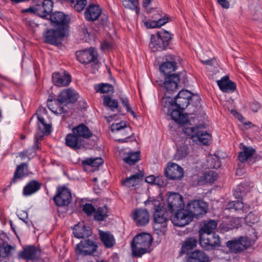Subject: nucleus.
I'll use <instances>...</instances> for the list:
<instances>
[{
    "label": "nucleus",
    "instance_id": "nucleus-42",
    "mask_svg": "<svg viewBox=\"0 0 262 262\" xmlns=\"http://www.w3.org/2000/svg\"><path fill=\"white\" fill-rule=\"evenodd\" d=\"M95 90L97 92L104 94L113 92L114 87L108 83H101L95 85Z\"/></svg>",
    "mask_w": 262,
    "mask_h": 262
},
{
    "label": "nucleus",
    "instance_id": "nucleus-46",
    "mask_svg": "<svg viewBox=\"0 0 262 262\" xmlns=\"http://www.w3.org/2000/svg\"><path fill=\"white\" fill-rule=\"evenodd\" d=\"M2 244H0V256L6 257L10 254L12 247L8 245L7 242L2 241Z\"/></svg>",
    "mask_w": 262,
    "mask_h": 262
},
{
    "label": "nucleus",
    "instance_id": "nucleus-10",
    "mask_svg": "<svg viewBox=\"0 0 262 262\" xmlns=\"http://www.w3.org/2000/svg\"><path fill=\"white\" fill-rule=\"evenodd\" d=\"M97 247L98 245L96 242L90 239H84L76 245L75 253L80 256L90 255L96 251Z\"/></svg>",
    "mask_w": 262,
    "mask_h": 262
},
{
    "label": "nucleus",
    "instance_id": "nucleus-43",
    "mask_svg": "<svg viewBox=\"0 0 262 262\" xmlns=\"http://www.w3.org/2000/svg\"><path fill=\"white\" fill-rule=\"evenodd\" d=\"M38 129L42 133H50L51 126L45 122V119L40 115H37Z\"/></svg>",
    "mask_w": 262,
    "mask_h": 262
},
{
    "label": "nucleus",
    "instance_id": "nucleus-38",
    "mask_svg": "<svg viewBox=\"0 0 262 262\" xmlns=\"http://www.w3.org/2000/svg\"><path fill=\"white\" fill-rule=\"evenodd\" d=\"M103 104L111 108L112 111L115 109L117 110L118 113H120L121 108L119 107L118 102L116 99H113L109 96H105L103 99Z\"/></svg>",
    "mask_w": 262,
    "mask_h": 262
},
{
    "label": "nucleus",
    "instance_id": "nucleus-58",
    "mask_svg": "<svg viewBox=\"0 0 262 262\" xmlns=\"http://www.w3.org/2000/svg\"><path fill=\"white\" fill-rule=\"evenodd\" d=\"M120 100L122 104L125 107L126 111H129L131 107L128 99L125 97H121Z\"/></svg>",
    "mask_w": 262,
    "mask_h": 262
},
{
    "label": "nucleus",
    "instance_id": "nucleus-21",
    "mask_svg": "<svg viewBox=\"0 0 262 262\" xmlns=\"http://www.w3.org/2000/svg\"><path fill=\"white\" fill-rule=\"evenodd\" d=\"M165 61L162 63L160 67V71L165 76L172 74L177 69V62L174 56L171 55H167L165 56Z\"/></svg>",
    "mask_w": 262,
    "mask_h": 262
},
{
    "label": "nucleus",
    "instance_id": "nucleus-36",
    "mask_svg": "<svg viewBox=\"0 0 262 262\" xmlns=\"http://www.w3.org/2000/svg\"><path fill=\"white\" fill-rule=\"evenodd\" d=\"M73 233L78 238H84L90 236L92 234V231L89 227L83 226L82 227H75Z\"/></svg>",
    "mask_w": 262,
    "mask_h": 262
},
{
    "label": "nucleus",
    "instance_id": "nucleus-7",
    "mask_svg": "<svg viewBox=\"0 0 262 262\" xmlns=\"http://www.w3.org/2000/svg\"><path fill=\"white\" fill-rule=\"evenodd\" d=\"M172 35L168 31L162 30L156 34L151 35L149 48L152 52L166 50L172 39Z\"/></svg>",
    "mask_w": 262,
    "mask_h": 262
},
{
    "label": "nucleus",
    "instance_id": "nucleus-29",
    "mask_svg": "<svg viewBox=\"0 0 262 262\" xmlns=\"http://www.w3.org/2000/svg\"><path fill=\"white\" fill-rule=\"evenodd\" d=\"M226 209L238 212L247 213L251 209V207L247 204H244L242 201H234L228 203Z\"/></svg>",
    "mask_w": 262,
    "mask_h": 262
},
{
    "label": "nucleus",
    "instance_id": "nucleus-12",
    "mask_svg": "<svg viewBox=\"0 0 262 262\" xmlns=\"http://www.w3.org/2000/svg\"><path fill=\"white\" fill-rule=\"evenodd\" d=\"M72 200L70 190L66 186H60L57 188L56 194L53 198L55 204L59 207L68 206Z\"/></svg>",
    "mask_w": 262,
    "mask_h": 262
},
{
    "label": "nucleus",
    "instance_id": "nucleus-20",
    "mask_svg": "<svg viewBox=\"0 0 262 262\" xmlns=\"http://www.w3.org/2000/svg\"><path fill=\"white\" fill-rule=\"evenodd\" d=\"M37 249L33 245H27L23 247V249L17 253V258L27 261H33L37 258Z\"/></svg>",
    "mask_w": 262,
    "mask_h": 262
},
{
    "label": "nucleus",
    "instance_id": "nucleus-31",
    "mask_svg": "<svg viewBox=\"0 0 262 262\" xmlns=\"http://www.w3.org/2000/svg\"><path fill=\"white\" fill-rule=\"evenodd\" d=\"M41 185L40 182L35 180L29 181L23 188V195L28 196L36 193L41 188Z\"/></svg>",
    "mask_w": 262,
    "mask_h": 262
},
{
    "label": "nucleus",
    "instance_id": "nucleus-32",
    "mask_svg": "<svg viewBox=\"0 0 262 262\" xmlns=\"http://www.w3.org/2000/svg\"><path fill=\"white\" fill-rule=\"evenodd\" d=\"M211 138V135L210 134L206 131L200 130V129L196 135L191 137L193 142L200 145H208Z\"/></svg>",
    "mask_w": 262,
    "mask_h": 262
},
{
    "label": "nucleus",
    "instance_id": "nucleus-17",
    "mask_svg": "<svg viewBox=\"0 0 262 262\" xmlns=\"http://www.w3.org/2000/svg\"><path fill=\"white\" fill-rule=\"evenodd\" d=\"M77 60L83 64L95 62L97 58V52L93 48L78 51L76 52Z\"/></svg>",
    "mask_w": 262,
    "mask_h": 262
},
{
    "label": "nucleus",
    "instance_id": "nucleus-64",
    "mask_svg": "<svg viewBox=\"0 0 262 262\" xmlns=\"http://www.w3.org/2000/svg\"><path fill=\"white\" fill-rule=\"evenodd\" d=\"M221 165V161H220V159L219 158L216 157V160H215V162L213 164H210V167H211L212 168H215L217 169L219 167H220Z\"/></svg>",
    "mask_w": 262,
    "mask_h": 262
},
{
    "label": "nucleus",
    "instance_id": "nucleus-1",
    "mask_svg": "<svg viewBox=\"0 0 262 262\" xmlns=\"http://www.w3.org/2000/svg\"><path fill=\"white\" fill-rule=\"evenodd\" d=\"M93 136V133L84 124L81 123L74 127L72 133L67 135L65 138V144L75 150H79L85 147V140L90 139Z\"/></svg>",
    "mask_w": 262,
    "mask_h": 262
},
{
    "label": "nucleus",
    "instance_id": "nucleus-27",
    "mask_svg": "<svg viewBox=\"0 0 262 262\" xmlns=\"http://www.w3.org/2000/svg\"><path fill=\"white\" fill-rule=\"evenodd\" d=\"M242 151L239 152L238 159L242 163H244L246 161L248 164H252L255 162V160L253 159V156L255 153V149L252 147H248L245 145H243Z\"/></svg>",
    "mask_w": 262,
    "mask_h": 262
},
{
    "label": "nucleus",
    "instance_id": "nucleus-24",
    "mask_svg": "<svg viewBox=\"0 0 262 262\" xmlns=\"http://www.w3.org/2000/svg\"><path fill=\"white\" fill-rule=\"evenodd\" d=\"M187 262H210L208 255L204 251L195 250L187 253L185 256Z\"/></svg>",
    "mask_w": 262,
    "mask_h": 262
},
{
    "label": "nucleus",
    "instance_id": "nucleus-22",
    "mask_svg": "<svg viewBox=\"0 0 262 262\" xmlns=\"http://www.w3.org/2000/svg\"><path fill=\"white\" fill-rule=\"evenodd\" d=\"M52 78L53 82L58 87L68 86L71 82V76L66 71L53 73Z\"/></svg>",
    "mask_w": 262,
    "mask_h": 262
},
{
    "label": "nucleus",
    "instance_id": "nucleus-47",
    "mask_svg": "<svg viewBox=\"0 0 262 262\" xmlns=\"http://www.w3.org/2000/svg\"><path fill=\"white\" fill-rule=\"evenodd\" d=\"M172 102L176 103L179 107L183 110H184L189 104H190V99L181 98H178L175 97L173 99L172 98Z\"/></svg>",
    "mask_w": 262,
    "mask_h": 262
},
{
    "label": "nucleus",
    "instance_id": "nucleus-49",
    "mask_svg": "<svg viewBox=\"0 0 262 262\" xmlns=\"http://www.w3.org/2000/svg\"><path fill=\"white\" fill-rule=\"evenodd\" d=\"M82 210L88 216H90L95 212L96 208L92 204L85 203L83 206Z\"/></svg>",
    "mask_w": 262,
    "mask_h": 262
},
{
    "label": "nucleus",
    "instance_id": "nucleus-18",
    "mask_svg": "<svg viewBox=\"0 0 262 262\" xmlns=\"http://www.w3.org/2000/svg\"><path fill=\"white\" fill-rule=\"evenodd\" d=\"M165 174L169 180H180L183 177L184 171L178 164L169 162L165 169Z\"/></svg>",
    "mask_w": 262,
    "mask_h": 262
},
{
    "label": "nucleus",
    "instance_id": "nucleus-56",
    "mask_svg": "<svg viewBox=\"0 0 262 262\" xmlns=\"http://www.w3.org/2000/svg\"><path fill=\"white\" fill-rule=\"evenodd\" d=\"M246 221L250 224H254L257 221V217L252 212H250L246 217Z\"/></svg>",
    "mask_w": 262,
    "mask_h": 262
},
{
    "label": "nucleus",
    "instance_id": "nucleus-11",
    "mask_svg": "<svg viewBox=\"0 0 262 262\" xmlns=\"http://www.w3.org/2000/svg\"><path fill=\"white\" fill-rule=\"evenodd\" d=\"M199 244L206 250H212L221 246L220 238L215 233L203 234L199 235Z\"/></svg>",
    "mask_w": 262,
    "mask_h": 262
},
{
    "label": "nucleus",
    "instance_id": "nucleus-34",
    "mask_svg": "<svg viewBox=\"0 0 262 262\" xmlns=\"http://www.w3.org/2000/svg\"><path fill=\"white\" fill-rule=\"evenodd\" d=\"M99 235L101 242L106 248H111L115 244V238L110 232L99 230Z\"/></svg>",
    "mask_w": 262,
    "mask_h": 262
},
{
    "label": "nucleus",
    "instance_id": "nucleus-5",
    "mask_svg": "<svg viewBox=\"0 0 262 262\" xmlns=\"http://www.w3.org/2000/svg\"><path fill=\"white\" fill-rule=\"evenodd\" d=\"M152 238L146 233L137 235L131 243L132 254L134 257H140L147 252L151 245Z\"/></svg>",
    "mask_w": 262,
    "mask_h": 262
},
{
    "label": "nucleus",
    "instance_id": "nucleus-63",
    "mask_svg": "<svg viewBox=\"0 0 262 262\" xmlns=\"http://www.w3.org/2000/svg\"><path fill=\"white\" fill-rule=\"evenodd\" d=\"M260 108V105L257 102H254L251 105V108L254 112H257Z\"/></svg>",
    "mask_w": 262,
    "mask_h": 262
},
{
    "label": "nucleus",
    "instance_id": "nucleus-2",
    "mask_svg": "<svg viewBox=\"0 0 262 262\" xmlns=\"http://www.w3.org/2000/svg\"><path fill=\"white\" fill-rule=\"evenodd\" d=\"M78 98V94L75 90L68 88L62 91L55 100L48 102L47 105L49 109L54 114L67 113L68 111L63 105L73 103L77 100Z\"/></svg>",
    "mask_w": 262,
    "mask_h": 262
},
{
    "label": "nucleus",
    "instance_id": "nucleus-16",
    "mask_svg": "<svg viewBox=\"0 0 262 262\" xmlns=\"http://www.w3.org/2000/svg\"><path fill=\"white\" fill-rule=\"evenodd\" d=\"M50 19L53 25L57 26L58 28H64L68 31L70 18L68 15L63 12L57 11L50 13Z\"/></svg>",
    "mask_w": 262,
    "mask_h": 262
},
{
    "label": "nucleus",
    "instance_id": "nucleus-54",
    "mask_svg": "<svg viewBox=\"0 0 262 262\" xmlns=\"http://www.w3.org/2000/svg\"><path fill=\"white\" fill-rule=\"evenodd\" d=\"M243 187L242 186H239L237 187L235 190H233V195L235 198L239 200L243 199V192L242 191V188Z\"/></svg>",
    "mask_w": 262,
    "mask_h": 262
},
{
    "label": "nucleus",
    "instance_id": "nucleus-15",
    "mask_svg": "<svg viewBox=\"0 0 262 262\" xmlns=\"http://www.w3.org/2000/svg\"><path fill=\"white\" fill-rule=\"evenodd\" d=\"M180 80V76L178 74H172L165 76L164 81L161 86L165 89L164 97L163 98L170 97L168 93L173 92L178 88V82Z\"/></svg>",
    "mask_w": 262,
    "mask_h": 262
},
{
    "label": "nucleus",
    "instance_id": "nucleus-13",
    "mask_svg": "<svg viewBox=\"0 0 262 262\" xmlns=\"http://www.w3.org/2000/svg\"><path fill=\"white\" fill-rule=\"evenodd\" d=\"M167 210L170 213L183 209L184 204L182 196L179 193L170 192L167 199Z\"/></svg>",
    "mask_w": 262,
    "mask_h": 262
},
{
    "label": "nucleus",
    "instance_id": "nucleus-41",
    "mask_svg": "<svg viewBox=\"0 0 262 262\" xmlns=\"http://www.w3.org/2000/svg\"><path fill=\"white\" fill-rule=\"evenodd\" d=\"M217 177L218 174L215 171L210 170L203 173L201 180L205 183H212L217 180Z\"/></svg>",
    "mask_w": 262,
    "mask_h": 262
},
{
    "label": "nucleus",
    "instance_id": "nucleus-50",
    "mask_svg": "<svg viewBox=\"0 0 262 262\" xmlns=\"http://www.w3.org/2000/svg\"><path fill=\"white\" fill-rule=\"evenodd\" d=\"M199 129H200V128L199 126L194 127H186L183 128V130L184 134L191 136V138L192 136L196 135V132L199 131Z\"/></svg>",
    "mask_w": 262,
    "mask_h": 262
},
{
    "label": "nucleus",
    "instance_id": "nucleus-37",
    "mask_svg": "<svg viewBox=\"0 0 262 262\" xmlns=\"http://www.w3.org/2000/svg\"><path fill=\"white\" fill-rule=\"evenodd\" d=\"M217 225V223L214 220H209L205 223L204 225L199 230V235L203 234H212L215 233L213 230L215 229Z\"/></svg>",
    "mask_w": 262,
    "mask_h": 262
},
{
    "label": "nucleus",
    "instance_id": "nucleus-26",
    "mask_svg": "<svg viewBox=\"0 0 262 262\" xmlns=\"http://www.w3.org/2000/svg\"><path fill=\"white\" fill-rule=\"evenodd\" d=\"M28 170L27 163H22L20 165H18L10 184L5 188V190L9 188L12 184L16 183L17 182L22 180L27 175Z\"/></svg>",
    "mask_w": 262,
    "mask_h": 262
},
{
    "label": "nucleus",
    "instance_id": "nucleus-62",
    "mask_svg": "<svg viewBox=\"0 0 262 262\" xmlns=\"http://www.w3.org/2000/svg\"><path fill=\"white\" fill-rule=\"evenodd\" d=\"M158 179H159V178H156L155 176L150 175V176H149L146 177L145 181H146V182H147L148 183H150L151 184H154V182H155V181H156V180H157Z\"/></svg>",
    "mask_w": 262,
    "mask_h": 262
},
{
    "label": "nucleus",
    "instance_id": "nucleus-33",
    "mask_svg": "<svg viewBox=\"0 0 262 262\" xmlns=\"http://www.w3.org/2000/svg\"><path fill=\"white\" fill-rule=\"evenodd\" d=\"M141 154L140 151L125 152L122 158L123 161L130 166L135 165L140 160Z\"/></svg>",
    "mask_w": 262,
    "mask_h": 262
},
{
    "label": "nucleus",
    "instance_id": "nucleus-48",
    "mask_svg": "<svg viewBox=\"0 0 262 262\" xmlns=\"http://www.w3.org/2000/svg\"><path fill=\"white\" fill-rule=\"evenodd\" d=\"M123 6L127 8H130L133 10L137 9L139 1L138 0H121Z\"/></svg>",
    "mask_w": 262,
    "mask_h": 262
},
{
    "label": "nucleus",
    "instance_id": "nucleus-4",
    "mask_svg": "<svg viewBox=\"0 0 262 262\" xmlns=\"http://www.w3.org/2000/svg\"><path fill=\"white\" fill-rule=\"evenodd\" d=\"M147 203L151 204L154 206L153 226L156 233L159 235H164L166 231L168 221L167 212L162 210L161 203L158 200L149 201L148 200Z\"/></svg>",
    "mask_w": 262,
    "mask_h": 262
},
{
    "label": "nucleus",
    "instance_id": "nucleus-6",
    "mask_svg": "<svg viewBox=\"0 0 262 262\" xmlns=\"http://www.w3.org/2000/svg\"><path fill=\"white\" fill-rule=\"evenodd\" d=\"M53 2L51 0H33L29 8L21 10L23 13H30L45 18L52 11Z\"/></svg>",
    "mask_w": 262,
    "mask_h": 262
},
{
    "label": "nucleus",
    "instance_id": "nucleus-23",
    "mask_svg": "<svg viewBox=\"0 0 262 262\" xmlns=\"http://www.w3.org/2000/svg\"><path fill=\"white\" fill-rule=\"evenodd\" d=\"M132 218L138 226H144L149 221V215L146 209H137L132 214Z\"/></svg>",
    "mask_w": 262,
    "mask_h": 262
},
{
    "label": "nucleus",
    "instance_id": "nucleus-59",
    "mask_svg": "<svg viewBox=\"0 0 262 262\" xmlns=\"http://www.w3.org/2000/svg\"><path fill=\"white\" fill-rule=\"evenodd\" d=\"M39 144L38 143L37 139L35 140L34 145H33L31 149H29L27 151L29 154H31L32 152H35L36 150L39 148Z\"/></svg>",
    "mask_w": 262,
    "mask_h": 262
},
{
    "label": "nucleus",
    "instance_id": "nucleus-40",
    "mask_svg": "<svg viewBox=\"0 0 262 262\" xmlns=\"http://www.w3.org/2000/svg\"><path fill=\"white\" fill-rule=\"evenodd\" d=\"M66 1L77 12L84 9L86 4V0H66Z\"/></svg>",
    "mask_w": 262,
    "mask_h": 262
},
{
    "label": "nucleus",
    "instance_id": "nucleus-9",
    "mask_svg": "<svg viewBox=\"0 0 262 262\" xmlns=\"http://www.w3.org/2000/svg\"><path fill=\"white\" fill-rule=\"evenodd\" d=\"M186 208L191 216L198 218L207 212L208 205L202 200H193L187 203Z\"/></svg>",
    "mask_w": 262,
    "mask_h": 262
},
{
    "label": "nucleus",
    "instance_id": "nucleus-35",
    "mask_svg": "<svg viewBox=\"0 0 262 262\" xmlns=\"http://www.w3.org/2000/svg\"><path fill=\"white\" fill-rule=\"evenodd\" d=\"M198 241L193 237H189L187 238L184 242L181 248L180 252L181 255L187 253H189V251L191 250L196 247Z\"/></svg>",
    "mask_w": 262,
    "mask_h": 262
},
{
    "label": "nucleus",
    "instance_id": "nucleus-45",
    "mask_svg": "<svg viewBox=\"0 0 262 262\" xmlns=\"http://www.w3.org/2000/svg\"><path fill=\"white\" fill-rule=\"evenodd\" d=\"M103 163V160L101 158H96L95 159L91 158L82 161V164L84 165H89L95 167H99Z\"/></svg>",
    "mask_w": 262,
    "mask_h": 262
},
{
    "label": "nucleus",
    "instance_id": "nucleus-60",
    "mask_svg": "<svg viewBox=\"0 0 262 262\" xmlns=\"http://www.w3.org/2000/svg\"><path fill=\"white\" fill-rule=\"evenodd\" d=\"M80 31L82 34H83L85 37L89 36L88 28L85 25L83 24L80 26Z\"/></svg>",
    "mask_w": 262,
    "mask_h": 262
},
{
    "label": "nucleus",
    "instance_id": "nucleus-44",
    "mask_svg": "<svg viewBox=\"0 0 262 262\" xmlns=\"http://www.w3.org/2000/svg\"><path fill=\"white\" fill-rule=\"evenodd\" d=\"M188 154V148L186 145L180 146L177 149L174 154V159L176 160H180L185 157Z\"/></svg>",
    "mask_w": 262,
    "mask_h": 262
},
{
    "label": "nucleus",
    "instance_id": "nucleus-52",
    "mask_svg": "<svg viewBox=\"0 0 262 262\" xmlns=\"http://www.w3.org/2000/svg\"><path fill=\"white\" fill-rule=\"evenodd\" d=\"M229 229L238 228L241 226L239 220L238 219H232L229 221L228 225Z\"/></svg>",
    "mask_w": 262,
    "mask_h": 262
},
{
    "label": "nucleus",
    "instance_id": "nucleus-28",
    "mask_svg": "<svg viewBox=\"0 0 262 262\" xmlns=\"http://www.w3.org/2000/svg\"><path fill=\"white\" fill-rule=\"evenodd\" d=\"M217 84L220 89L225 93H232L236 89V84L230 80L228 76H225L217 80Z\"/></svg>",
    "mask_w": 262,
    "mask_h": 262
},
{
    "label": "nucleus",
    "instance_id": "nucleus-51",
    "mask_svg": "<svg viewBox=\"0 0 262 262\" xmlns=\"http://www.w3.org/2000/svg\"><path fill=\"white\" fill-rule=\"evenodd\" d=\"M158 15H159L161 17L160 18H158L156 16H155V18L158 19L157 20V23L158 28H159L166 24L169 20V18L168 16L165 14H164L163 16H162L161 14H160L159 13H158Z\"/></svg>",
    "mask_w": 262,
    "mask_h": 262
},
{
    "label": "nucleus",
    "instance_id": "nucleus-3",
    "mask_svg": "<svg viewBox=\"0 0 262 262\" xmlns=\"http://www.w3.org/2000/svg\"><path fill=\"white\" fill-rule=\"evenodd\" d=\"M163 111L171 116V119L180 124H185L188 122L187 114L183 113V109L179 107L176 103L172 102V98H162L161 100Z\"/></svg>",
    "mask_w": 262,
    "mask_h": 262
},
{
    "label": "nucleus",
    "instance_id": "nucleus-39",
    "mask_svg": "<svg viewBox=\"0 0 262 262\" xmlns=\"http://www.w3.org/2000/svg\"><path fill=\"white\" fill-rule=\"evenodd\" d=\"M108 210L107 207L104 205L99 207L95 211L94 216V220L97 221H103L108 216Z\"/></svg>",
    "mask_w": 262,
    "mask_h": 262
},
{
    "label": "nucleus",
    "instance_id": "nucleus-30",
    "mask_svg": "<svg viewBox=\"0 0 262 262\" xmlns=\"http://www.w3.org/2000/svg\"><path fill=\"white\" fill-rule=\"evenodd\" d=\"M144 176V172L142 171H139L138 172L122 180L121 181L122 185L128 188L135 186L139 185L142 182Z\"/></svg>",
    "mask_w": 262,
    "mask_h": 262
},
{
    "label": "nucleus",
    "instance_id": "nucleus-8",
    "mask_svg": "<svg viewBox=\"0 0 262 262\" xmlns=\"http://www.w3.org/2000/svg\"><path fill=\"white\" fill-rule=\"evenodd\" d=\"M68 31L64 28L48 29L43 33L44 42L54 46H58L61 43Z\"/></svg>",
    "mask_w": 262,
    "mask_h": 262
},
{
    "label": "nucleus",
    "instance_id": "nucleus-53",
    "mask_svg": "<svg viewBox=\"0 0 262 262\" xmlns=\"http://www.w3.org/2000/svg\"><path fill=\"white\" fill-rule=\"evenodd\" d=\"M191 96H192V93L185 90L180 91L175 97L190 99Z\"/></svg>",
    "mask_w": 262,
    "mask_h": 262
},
{
    "label": "nucleus",
    "instance_id": "nucleus-61",
    "mask_svg": "<svg viewBox=\"0 0 262 262\" xmlns=\"http://www.w3.org/2000/svg\"><path fill=\"white\" fill-rule=\"evenodd\" d=\"M217 1L223 8L228 9L229 8L230 4L227 0H217Z\"/></svg>",
    "mask_w": 262,
    "mask_h": 262
},
{
    "label": "nucleus",
    "instance_id": "nucleus-14",
    "mask_svg": "<svg viewBox=\"0 0 262 262\" xmlns=\"http://www.w3.org/2000/svg\"><path fill=\"white\" fill-rule=\"evenodd\" d=\"M251 245V241L247 236H240L238 238L229 241L227 246L235 252L246 250Z\"/></svg>",
    "mask_w": 262,
    "mask_h": 262
},
{
    "label": "nucleus",
    "instance_id": "nucleus-25",
    "mask_svg": "<svg viewBox=\"0 0 262 262\" xmlns=\"http://www.w3.org/2000/svg\"><path fill=\"white\" fill-rule=\"evenodd\" d=\"M102 10L98 5L90 4L84 12L85 19L89 21H94L101 16Z\"/></svg>",
    "mask_w": 262,
    "mask_h": 262
},
{
    "label": "nucleus",
    "instance_id": "nucleus-19",
    "mask_svg": "<svg viewBox=\"0 0 262 262\" xmlns=\"http://www.w3.org/2000/svg\"><path fill=\"white\" fill-rule=\"evenodd\" d=\"M184 208L175 212L171 216L172 223L178 227H183L189 224L190 221V215L186 212Z\"/></svg>",
    "mask_w": 262,
    "mask_h": 262
},
{
    "label": "nucleus",
    "instance_id": "nucleus-57",
    "mask_svg": "<svg viewBox=\"0 0 262 262\" xmlns=\"http://www.w3.org/2000/svg\"><path fill=\"white\" fill-rule=\"evenodd\" d=\"M200 97L199 95L192 94V96L190 98V104L193 105H198L200 103Z\"/></svg>",
    "mask_w": 262,
    "mask_h": 262
},
{
    "label": "nucleus",
    "instance_id": "nucleus-55",
    "mask_svg": "<svg viewBox=\"0 0 262 262\" xmlns=\"http://www.w3.org/2000/svg\"><path fill=\"white\" fill-rule=\"evenodd\" d=\"M127 128V125L124 122H120L119 123L114 124L112 126V130H120L122 129Z\"/></svg>",
    "mask_w": 262,
    "mask_h": 262
}]
</instances>
